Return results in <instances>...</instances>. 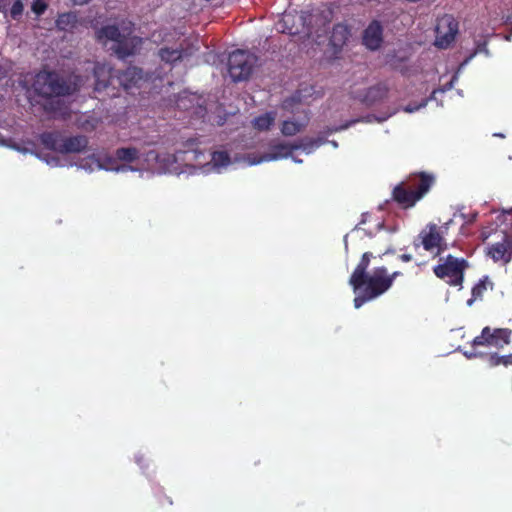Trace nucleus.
Returning <instances> with one entry per match:
<instances>
[{
  "instance_id": "obj_1",
  "label": "nucleus",
  "mask_w": 512,
  "mask_h": 512,
  "mask_svg": "<svg viewBox=\"0 0 512 512\" xmlns=\"http://www.w3.org/2000/svg\"><path fill=\"white\" fill-rule=\"evenodd\" d=\"M95 85L94 91L106 92L109 97H116L119 88L128 90L142 78V70L129 67L124 71L115 70L109 64L97 63L94 67Z\"/></svg>"
},
{
  "instance_id": "obj_2",
  "label": "nucleus",
  "mask_w": 512,
  "mask_h": 512,
  "mask_svg": "<svg viewBox=\"0 0 512 512\" xmlns=\"http://www.w3.org/2000/svg\"><path fill=\"white\" fill-rule=\"evenodd\" d=\"M434 184L435 177L432 174L413 173L393 188L391 198L400 208L410 209L423 199Z\"/></svg>"
},
{
  "instance_id": "obj_3",
  "label": "nucleus",
  "mask_w": 512,
  "mask_h": 512,
  "mask_svg": "<svg viewBox=\"0 0 512 512\" xmlns=\"http://www.w3.org/2000/svg\"><path fill=\"white\" fill-rule=\"evenodd\" d=\"M34 92L43 98L69 96L75 92V87L55 71L42 70L35 75Z\"/></svg>"
},
{
  "instance_id": "obj_4",
  "label": "nucleus",
  "mask_w": 512,
  "mask_h": 512,
  "mask_svg": "<svg viewBox=\"0 0 512 512\" xmlns=\"http://www.w3.org/2000/svg\"><path fill=\"white\" fill-rule=\"evenodd\" d=\"M39 140L46 149L60 154L81 153L89 142L85 135L65 137L59 131L43 132Z\"/></svg>"
},
{
  "instance_id": "obj_5",
  "label": "nucleus",
  "mask_w": 512,
  "mask_h": 512,
  "mask_svg": "<svg viewBox=\"0 0 512 512\" xmlns=\"http://www.w3.org/2000/svg\"><path fill=\"white\" fill-rule=\"evenodd\" d=\"M469 263L464 258H458L451 254L439 258V264L433 267V273L450 286H462L465 270Z\"/></svg>"
},
{
  "instance_id": "obj_6",
  "label": "nucleus",
  "mask_w": 512,
  "mask_h": 512,
  "mask_svg": "<svg viewBox=\"0 0 512 512\" xmlns=\"http://www.w3.org/2000/svg\"><path fill=\"white\" fill-rule=\"evenodd\" d=\"M258 61L255 54L245 50H235L228 57V72L234 82L247 80Z\"/></svg>"
},
{
  "instance_id": "obj_7",
  "label": "nucleus",
  "mask_w": 512,
  "mask_h": 512,
  "mask_svg": "<svg viewBox=\"0 0 512 512\" xmlns=\"http://www.w3.org/2000/svg\"><path fill=\"white\" fill-rule=\"evenodd\" d=\"M413 246L416 249L422 246L428 252L436 250L435 256H440L447 249L443 227L435 223L427 224L414 239Z\"/></svg>"
},
{
  "instance_id": "obj_8",
  "label": "nucleus",
  "mask_w": 512,
  "mask_h": 512,
  "mask_svg": "<svg viewBox=\"0 0 512 512\" xmlns=\"http://www.w3.org/2000/svg\"><path fill=\"white\" fill-rule=\"evenodd\" d=\"M512 330L508 328L491 329L486 326L482 329L481 334L476 336L472 341V346H494L502 348L510 343Z\"/></svg>"
},
{
  "instance_id": "obj_9",
  "label": "nucleus",
  "mask_w": 512,
  "mask_h": 512,
  "mask_svg": "<svg viewBox=\"0 0 512 512\" xmlns=\"http://www.w3.org/2000/svg\"><path fill=\"white\" fill-rule=\"evenodd\" d=\"M435 32V45L442 49L448 48L458 34V22L452 15L446 14L438 19Z\"/></svg>"
},
{
  "instance_id": "obj_10",
  "label": "nucleus",
  "mask_w": 512,
  "mask_h": 512,
  "mask_svg": "<svg viewBox=\"0 0 512 512\" xmlns=\"http://www.w3.org/2000/svg\"><path fill=\"white\" fill-rule=\"evenodd\" d=\"M97 38L99 40H111L116 43V53L119 58H126L135 53L134 46L129 45L125 39V36L120 32L116 25L103 26L97 32Z\"/></svg>"
},
{
  "instance_id": "obj_11",
  "label": "nucleus",
  "mask_w": 512,
  "mask_h": 512,
  "mask_svg": "<svg viewBox=\"0 0 512 512\" xmlns=\"http://www.w3.org/2000/svg\"><path fill=\"white\" fill-rule=\"evenodd\" d=\"M320 144L321 141L315 139H308L307 143L303 144H289L285 142L274 143L270 145L269 151L261 157V161H274L281 158H287L294 150L301 147L304 149L313 148L320 146Z\"/></svg>"
},
{
  "instance_id": "obj_12",
  "label": "nucleus",
  "mask_w": 512,
  "mask_h": 512,
  "mask_svg": "<svg viewBox=\"0 0 512 512\" xmlns=\"http://www.w3.org/2000/svg\"><path fill=\"white\" fill-rule=\"evenodd\" d=\"M486 255L495 263L507 265L512 261V231L504 233L501 241L493 243L486 248Z\"/></svg>"
},
{
  "instance_id": "obj_13",
  "label": "nucleus",
  "mask_w": 512,
  "mask_h": 512,
  "mask_svg": "<svg viewBox=\"0 0 512 512\" xmlns=\"http://www.w3.org/2000/svg\"><path fill=\"white\" fill-rule=\"evenodd\" d=\"M373 257L372 252H365L362 254L360 261L349 278V285L352 287L353 292H358L363 288L364 280L369 274L367 270Z\"/></svg>"
},
{
  "instance_id": "obj_14",
  "label": "nucleus",
  "mask_w": 512,
  "mask_h": 512,
  "mask_svg": "<svg viewBox=\"0 0 512 512\" xmlns=\"http://www.w3.org/2000/svg\"><path fill=\"white\" fill-rule=\"evenodd\" d=\"M363 45L371 51L378 50L383 42V27L378 20L369 23L363 32Z\"/></svg>"
},
{
  "instance_id": "obj_15",
  "label": "nucleus",
  "mask_w": 512,
  "mask_h": 512,
  "mask_svg": "<svg viewBox=\"0 0 512 512\" xmlns=\"http://www.w3.org/2000/svg\"><path fill=\"white\" fill-rule=\"evenodd\" d=\"M388 91L387 85L378 83L369 87L364 93L355 95V98L367 106H372L384 100L388 95Z\"/></svg>"
},
{
  "instance_id": "obj_16",
  "label": "nucleus",
  "mask_w": 512,
  "mask_h": 512,
  "mask_svg": "<svg viewBox=\"0 0 512 512\" xmlns=\"http://www.w3.org/2000/svg\"><path fill=\"white\" fill-rule=\"evenodd\" d=\"M363 289L372 297L376 299L386 293L389 289V281L386 278L368 274L364 280Z\"/></svg>"
},
{
  "instance_id": "obj_17",
  "label": "nucleus",
  "mask_w": 512,
  "mask_h": 512,
  "mask_svg": "<svg viewBox=\"0 0 512 512\" xmlns=\"http://www.w3.org/2000/svg\"><path fill=\"white\" fill-rule=\"evenodd\" d=\"M488 288H493V282L489 276L485 275L472 287L471 298L467 300V305L472 306L475 301L482 300Z\"/></svg>"
},
{
  "instance_id": "obj_18",
  "label": "nucleus",
  "mask_w": 512,
  "mask_h": 512,
  "mask_svg": "<svg viewBox=\"0 0 512 512\" xmlns=\"http://www.w3.org/2000/svg\"><path fill=\"white\" fill-rule=\"evenodd\" d=\"M350 36V30L345 24H335L333 26L331 36H330V44L335 48L342 47Z\"/></svg>"
},
{
  "instance_id": "obj_19",
  "label": "nucleus",
  "mask_w": 512,
  "mask_h": 512,
  "mask_svg": "<svg viewBox=\"0 0 512 512\" xmlns=\"http://www.w3.org/2000/svg\"><path fill=\"white\" fill-rule=\"evenodd\" d=\"M188 54L186 51H183L182 49H172L168 47L160 48L158 51V56L161 59V61L168 63V64H175L178 61H181L185 56Z\"/></svg>"
},
{
  "instance_id": "obj_20",
  "label": "nucleus",
  "mask_w": 512,
  "mask_h": 512,
  "mask_svg": "<svg viewBox=\"0 0 512 512\" xmlns=\"http://www.w3.org/2000/svg\"><path fill=\"white\" fill-rule=\"evenodd\" d=\"M78 22L77 15L74 12L62 13L56 19V26L62 31H72Z\"/></svg>"
},
{
  "instance_id": "obj_21",
  "label": "nucleus",
  "mask_w": 512,
  "mask_h": 512,
  "mask_svg": "<svg viewBox=\"0 0 512 512\" xmlns=\"http://www.w3.org/2000/svg\"><path fill=\"white\" fill-rule=\"evenodd\" d=\"M275 118V112H266L253 120V126L259 131H267L274 124Z\"/></svg>"
},
{
  "instance_id": "obj_22",
  "label": "nucleus",
  "mask_w": 512,
  "mask_h": 512,
  "mask_svg": "<svg viewBox=\"0 0 512 512\" xmlns=\"http://www.w3.org/2000/svg\"><path fill=\"white\" fill-rule=\"evenodd\" d=\"M315 18V22H320L324 27V32L326 31V27L331 23L333 19V9L331 5H324L321 9L317 10V13L313 16Z\"/></svg>"
},
{
  "instance_id": "obj_23",
  "label": "nucleus",
  "mask_w": 512,
  "mask_h": 512,
  "mask_svg": "<svg viewBox=\"0 0 512 512\" xmlns=\"http://www.w3.org/2000/svg\"><path fill=\"white\" fill-rule=\"evenodd\" d=\"M115 156L120 161L131 163L139 158V150L135 147H122L116 150Z\"/></svg>"
},
{
  "instance_id": "obj_24",
  "label": "nucleus",
  "mask_w": 512,
  "mask_h": 512,
  "mask_svg": "<svg viewBox=\"0 0 512 512\" xmlns=\"http://www.w3.org/2000/svg\"><path fill=\"white\" fill-rule=\"evenodd\" d=\"M307 125V122L300 123L293 120H285L281 125V133L284 136H294L301 132Z\"/></svg>"
},
{
  "instance_id": "obj_25",
  "label": "nucleus",
  "mask_w": 512,
  "mask_h": 512,
  "mask_svg": "<svg viewBox=\"0 0 512 512\" xmlns=\"http://www.w3.org/2000/svg\"><path fill=\"white\" fill-rule=\"evenodd\" d=\"M210 161L215 167H222L230 163V157L226 151H214L210 154Z\"/></svg>"
},
{
  "instance_id": "obj_26",
  "label": "nucleus",
  "mask_w": 512,
  "mask_h": 512,
  "mask_svg": "<svg viewBox=\"0 0 512 512\" xmlns=\"http://www.w3.org/2000/svg\"><path fill=\"white\" fill-rule=\"evenodd\" d=\"M354 293L357 294L353 300L354 307L356 309H359L366 302L374 300L363 288L360 291Z\"/></svg>"
},
{
  "instance_id": "obj_27",
  "label": "nucleus",
  "mask_w": 512,
  "mask_h": 512,
  "mask_svg": "<svg viewBox=\"0 0 512 512\" xmlns=\"http://www.w3.org/2000/svg\"><path fill=\"white\" fill-rule=\"evenodd\" d=\"M48 8L46 0H33L31 10L37 16H41Z\"/></svg>"
},
{
  "instance_id": "obj_28",
  "label": "nucleus",
  "mask_w": 512,
  "mask_h": 512,
  "mask_svg": "<svg viewBox=\"0 0 512 512\" xmlns=\"http://www.w3.org/2000/svg\"><path fill=\"white\" fill-rule=\"evenodd\" d=\"M24 10V5L21 0H14L11 8H10V16L12 19L17 20L22 14Z\"/></svg>"
},
{
  "instance_id": "obj_29",
  "label": "nucleus",
  "mask_w": 512,
  "mask_h": 512,
  "mask_svg": "<svg viewBox=\"0 0 512 512\" xmlns=\"http://www.w3.org/2000/svg\"><path fill=\"white\" fill-rule=\"evenodd\" d=\"M372 275L387 278L389 277L388 269L385 266H379L373 269Z\"/></svg>"
},
{
  "instance_id": "obj_30",
  "label": "nucleus",
  "mask_w": 512,
  "mask_h": 512,
  "mask_svg": "<svg viewBox=\"0 0 512 512\" xmlns=\"http://www.w3.org/2000/svg\"><path fill=\"white\" fill-rule=\"evenodd\" d=\"M504 358L501 356H498L497 354L491 355L489 358V362L491 366H497L502 364V361Z\"/></svg>"
},
{
  "instance_id": "obj_31",
  "label": "nucleus",
  "mask_w": 512,
  "mask_h": 512,
  "mask_svg": "<svg viewBox=\"0 0 512 512\" xmlns=\"http://www.w3.org/2000/svg\"><path fill=\"white\" fill-rule=\"evenodd\" d=\"M402 273L400 271H394L391 274H389V277H387V281H389L390 288L393 286L394 281L400 277Z\"/></svg>"
},
{
  "instance_id": "obj_32",
  "label": "nucleus",
  "mask_w": 512,
  "mask_h": 512,
  "mask_svg": "<svg viewBox=\"0 0 512 512\" xmlns=\"http://www.w3.org/2000/svg\"><path fill=\"white\" fill-rule=\"evenodd\" d=\"M193 154V157L192 158H188L189 160H195L197 161L199 164H201V161H200V158L203 157L204 158V154L200 151H197V150H194L192 152Z\"/></svg>"
},
{
  "instance_id": "obj_33",
  "label": "nucleus",
  "mask_w": 512,
  "mask_h": 512,
  "mask_svg": "<svg viewBox=\"0 0 512 512\" xmlns=\"http://www.w3.org/2000/svg\"><path fill=\"white\" fill-rule=\"evenodd\" d=\"M398 259L402 262H410L413 260V256H412V254H409V253H403V254L398 255Z\"/></svg>"
},
{
  "instance_id": "obj_34",
  "label": "nucleus",
  "mask_w": 512,
  "mask_h": 512,
  "mask_svg": "<svg viewBox=\"0 0 512 512\" xmlns=\"http://www.w3.org/2000/svg\"><path fill=\"white\" fill-rule=\"evenodd\" d=\"M297 101H300V95H298V93L293 95L290 99L285 100L284 107L288 108L290 102H297Z\"/></svg>"
},
{
  "instance_id": "obj_35",
  "label": "nucleus",
  "mask_w": 512,
  "mask_h": 512,
  "mask_svg": "<svg viewBox=\"0 0 512 512\" xmlns=\"http://www.w3.org/2000/svg\"><path fill=\"white\" fill-rule=\"evenodd\" d=\"M502 357L504 358L503 360H501L503 365L507 366L512 364V354L505 355Z\"/></svg>"
},
{
  "instance_id": "obj_36",
  "label": "nucleus",
  "mask_w": 512,
  "mask_h": 512,
  "mask_svg": "<svg viewBox=\"0 0 512 512\" xmlns=\"http://www.w3.org/2000/svg\"><path fill=\"white\" fill-rule=\"evenodd\" d=\"M74 4L76 5H84L88 3L90 0H72Z\"/></svg>"
},
{
  "instance_id": "obj_37",
  "label": "nucleus",
  "mask_w": 512,
  "mask_h": 512,
  "mask_svg": "<svg viewBox=\"0 0 512 512\" xmlns=\"http://www.w3.org/2000/svg\"><path fill=\"white\" fill-rule=\"evenodd\" d=\"M7 75V71L0 66V79L7 77Z\"/></svg>"
},
{
  "instance_id": "obj_38",
  "label": "nucleus",
  "mask_w": 512,
  "mask_h": 512,
  "mask_svg": "<svg viewBox=\"0 0 512 512\" xmlns=\"http://www.w3.org/2000/svg\"><path fill=\"white\" fill-rule=\"evenodd\" d=\"M0 12H6V4L4 0H0Z\"/></svg>"
},
{
  "instance_id": "obj_39",
  "label": "nucleus",
  "mask_w": 512,
  "mask_h": 512,
  "mask_svg": "<svg viewBox=\"0 0 512 512\" xmlns=\"http://www.w3.org/2000/svg\"><path fill=\"white\" fill-rule=\"evenodd\" d=\"M481 51L479 49L475 50L467 59L465 62H468L470 59H472L477 53H480Z\"/></svg>"
},
{
  "instance_id": "obj_40",
  "label": "nucleus",
  "mask_w": 512,
  "mask_h": 512,
  "mask_svg": "<svg viewBox=\"0 0 512 512\" xmlns=\"http://www.w3.org/2000/svg\"><path fill=\"white\" fill-rule=\"evenodd\" d=\"M416 109H417V108H415V107H410V106L405 107V111H407V112H413V111H415Z\"/></svg>"
},
{
  "instance_id": "obj_41",
  "label": "nucleus",
  "mask_w": 512,
  "mask_h": 512,
  "mask_svg": "<svg viewBox=\"0 0 512 512\" xmlns=\"http://www.w3.org/2000/svg\"><path fill=\"white\" fill-rule=\"evenodd\" d=\"M394 253H395L394 249H387V250L383 253V255L394 254Z\"/></svg>"
},
{
  "instance_id": "obj_42",
  "label": "nucleus",
  "mask_w": 512,
  "mask_h": 512,
  "mask_svg": "<svg viewBox=\"0 0 512 512\" xmlns=\"http://www.w3.org/2000/svg\"><path fill=\"white\" fill-rule=\"evenodd\" d=\"M350 124H351V123H347V124H345V125L341 126V129H346V128H348V127L350 126Z\"/></svg>"
}]
</instances>
